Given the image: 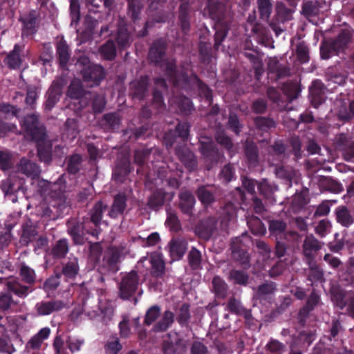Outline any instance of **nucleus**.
I'll return each instance as SVG.
<instances>
[{
	"instance_id": "58",
	"label": "nucleus",
	"mask_w": 354,
	"mask_h": 354,
	"mask_svg": "<svg viewBox=\"0 0 354 354\" xmlns=\"http://www.w3.org/2000/svg\"><path fill=\"white\" fill-rule=\"evenodd\" d=\"M1 189L4 193L5 197H12L15 189L14 188V178L9 176L7 179L2 181Z\"/></svg>"
},
{
	"instance_id": "44",
	"label": "nucleus",
	"mask_w": 354,
	"mask_h": 354,
	"mask_svg": "<svg viewBox=\"0 0 354 354\" xmlns=\"http://www.w3.org/2000/svg\"><path fill=\"white\" fill-rule=\"evenodd\" d=\"M254 123L257 129L263 131H268L269 129L276 126V123L273 119L261 116L254 118Z\"/></svg>"
},
{
	"instance_id": "55",
	"label": "nucleus",
	"mask_w": 354,
	"mask_h": 354,
	"mask_svg": "<svg viewBox=\"0 0 354 354\" xmlns=\"http://www.w3.org/2000/svg\"><path fill=\"white\" fill-rule=\"evenodd\" d=\"M207 8L212 18L220 19L222 14V4L218 1H209L207 3Z\"/></svg>"
},
{
	"instance_id": "19",
	"label": "nucleus",
	"mask_w": 354,
	"mask_h": 354,
	"mask_svg": "<svg viewBox=\"0 0 354 354\" xmlns=\"http://www.w3.org/2000/svg\"><path fill=\"white\" fill-rule=\"evenodd\" d=\"M149 261L151 264V275L153 278H162L165 272V263L159 254H153L150 256Z\"/></svg>"
},
{
	"instance_id": "2",
	"label": "nucleus",
	"mask_w": 354,
	"mask_h": 354,
	"mask_svg": "<svg viewBox=\"0 0 354 354\" xmlns=\"http://www.w3.org/2000/svg\"><path fill=\"white\" fill-rule=\"evenodd\" d=\"M77 66L80 70L84 80L92 82L91 86L97 84L104 77L103 68L99 65L91 64L86 57H81L78 59Z\"/></svg>"
},
{
	"instance_id": "60",
	"label": "nucleus",
	"mask_w": 354,
	"mask_h": 354,
	"mask_svg": "<svg viewBox=\"0 0 354 354\" xmlns=\"http://www.w3.org/2000/svg\"><path fill=\"white\" fill-rule=\"evenodd\" d=\"M196 88H198L199 95L205 97L206 101L210 104L213 101V95L212 89L202 80L200 81Z\"/></svg>"
},
{
	"instance_id": "38",
	"label": "nucleus",
	"mask_w": 354,
	"mask_h": 354,
	"mask_svg": "<svg viewBox=\"0 0 354 354\" xmlns=\"http://www.w3.org/2000/svg\"><path fill=\"white\" fill-rule=\"evenodd\" d=\"M217 191L218 188L214 185H201L197 189L196 195L198 199H214Z\"/></svg>"
},
{
	"instance_id": "62",
	"label": "nucleus",
	"mask_w": 354,
	"mask_h": 354,
	"mask_svg": "<svg viewBox=\"0 0 354 354\" xmlns=\"http://www.w3.org/2000/svg\"><path fill=\"white\" fill-rule=\"evenodd\" d=\"M320 301L321 297L319 292L315 289H313L308 297L304 306L313 310L318 306Z\"/></svg>"
},
{
	"instance_id": "33",
	"label": "nucleus",
	"mask_w": 354,
	"mask_h": 354,
	"mask_svg": "<svg viewBox=\"0 0 354 354\" xmlns=\"http://www.w3.org/2000/svg\"><path fill=\"white\" fill-rule=\"evenodd\" d=\"M337 221L344 227H349L354 223V219L345 206H339L336 209Z\"/></svg>"
},
{
	"instance_id": "26",
	"label": "nucleus",
	"mask_w": 354,
	"mask_h": 354,
	"mask_svg": "<svg viewBox=\"0 0 354 354\" xmlns=\"http://www.w3.org/2000/svg\"><path fill=\"white\" fill-rule=\"evenodd\" d=\"M176 104L179 113L184 116L191 115L195 110L192 101L185 95H179L176 97Z\"/></svg>"
},
{
	"instance_id": "39",
	"label": "nucleus",
	"mask_w": 354,
	"mask_h": 354,
	"mask_svg": "<svg viewBox=\"0 0 354 354\" xmlns=\"http://www.w3.org/2000/svg\"><path fill=\"white\" fill-rule=\"evenodd\" d=\"M235 178V168L231 163L225 165L218 174L219 180L225 184L229 183Z\"/></svg>"
},
{
	"instance_id": "46",
	"label": "nucleus",
	"mask_w": 354,
	"mask_h": 354,
	"mask_svg": "<svg viewBox=\"0 0 354 354\" xmlns=\"http://www.w3.org/2000/svg\"><path fill=\"white\" fill-rule=\"evenodd\" d=\"M276 12L279 19L282 22L290 20L292 18L291 10L282 2H277Z\"/></svg>"
},
{
	"instance_id": "63",
	"label": "nucleus",
	"mask_w": 354,
	"mask_h": 354,
	"mask_svg": "<svg viewBox=\"0 0 354 354\" xmlns=\"http://www.w3.org/2000/svg\"><path fill=\"white\" fill-rule=\"evenodd\" d=\"M102 55L106 59H112L115 55V48L112 41H107L100 48Z\"/></svg>"
},
{
	"instance_id": "48",
	"label": "nucleus",
	"mask_w": 354,
	"mask_h": 354,
	"mask_svg": "<svg viewBox=\"0 0 354 354\" xmlns=\"http://www.w3.org/2000/svg\"><path fill=\"white\" fill-rule=\"evenodd\" d=\"M160 308L158 305L150 307L145 315L144 323L147 326L152 324L160 316Z\"/></svg>"
},
{
	"instance_id": "37",
	"label": "nucleus",
	"mask_w": 354,
	"mask_h": 354,
	"mask_svg": "<svg viewBox=\"0 0 354 354\" xmlns=\"http://www.w3.org/2000/svg\"><path fill=\"white\" fill-rule=\"evenodd\" d=\"M320 3L318 1H308L303 3L301 14L306 17H315L319 12Z\"/></svg>"
},
{
	"instance_id": "25",
	"label": "nucleus",
	"mask_w": 354,
	"mask_h": 354,
	"mask_svg": "<svg viewBox=\"0 0 354 354\" xmlns=\"http://www.w3.org/2000/svg\"><path fill=\"white\" fill-rule=\"evenodd\" d=\"M17 170L28 177L32 178L38 176L40 170L37 165L30 160L23 158L17 165Z\"/></svg>"
},
{
	"instance_id": "54",
	"label": "nucleus",
	"mask_w": 354,
	"mask_h": 354,
	"mask_svg": "<svg viewBox=\"0 0 354 354\" xmlns=\"http://www.w3.org/2000/svg\"><path fill=\"white\" fill-rule=\"evenodd\" d=\"M199 55L201 62L209 64L212 59V48L206 43L201 42L199 44Z\"/></svg>"
},
{
	"instance_id": "14",
	"label": "nucleus",
	"mask_w": 354,
	"mask_h": 354,
	"mask_svg": "<svg viewBox=\"0 0 354 354\" xmlns=\"http://www.w3.org/2000/svg\"><path fill=\"white\" fill-rule=\"evenodd\" d=\"M245 161L249 169L255 168L259 165V149L253 141H247L243 148Z\"/></svg>"
},
{
	"instance_id": "16",
	"label": "nucleus",
	"mask_w": 354,
	"mask_h": 354,
	"mask_svg": "<svg viewBox=\"0 0 354 354\" xmlns=\"http://www.w3.org/2000/svg\"><path fill=\"white\" fill-rule=\"evenodd\" d=\"M354 30L348 28L342 29L336 37L331 38L340 53H344L352 43Z\"/></svg>"
},
{
	"instance_id": "51",
	"label": "nucleus",
	"mask_w": 354,
	"mask_h": 354,
	"mask_svg": "<svg viewBox=\"0 0 354 354\" xmlns=\"http://www.w3.org/2000/svg\"><path fill=\"white\" fill-rule=\"evenodd\" d=\"M343 330V327L341 324V322L337 319H333L331 321L330 328L328 331V335H326V337L330 340H337V337L338 336L339 333Z\"/></svg>"
},
{
	"instance_id": "41",
	"label": "nucleus",
	"mask_w": 354,
	"mask_h": 354,
	"mask_svg": "<svg viewBox=\"0 0 354 354\" xmlns=\"http://www.w3.org/2000/svg\"><path fill=\"white\" fill-rule=\"evenodd\" d=\"M346 77L347 75L344 73L334 68H328L326 73V80L337 85H343L346 82Z\"/></svg>"
},
{
	"instance_id": "34",
	"label": "nucleus",
	"mask_w": 354,
	"mask_h": 354,
	"mask_svg": "<svg viewBox=\"0 0 354 354\" xmlns=\"http://www.w3.org/2000/svg\"><path fill=\"white\" fill-rule=\"evenodd\" d=\"M309 267V273L307 279L311 281V285L315 282H319L324 280V272L317 264V261H312L311 263H306Z\"/></svg>"
},
{
	"instance_id": "31",
	"label": "nucleus",
	"mask_w": 354,
	"mask_h": 354,
	"mask_svg": "<svg viewBox=\"0 0 354 354\" xmlns=\"http://www.w3.org/2000/svg\"><path fill=\"white\" fill-rule=\"evenodd\" d=\"M212 283L215 297L218 299L225 298L228 290V286L225 281L221 277L215 276Z\"/></svg>"
},
{
	"instance_id": "57",
	"label": "nucleus",
	"mask_w": 354,
	"mask_h": 354,
	"mask_svg": "<svg viewBox=\"0 0 354 354\" xmlns=\"http://www.w3.org/2000/svg\"><path fill=\"white\" fill-rule=\"evenodd\" d=\"M190 125L187 122H180L176 126L175 131L177 136L180 138L183 141H187L189 136Z\"/></svg>"
},
{
	"instance_id": "23",
	"label": "nucleus",
	"mask_w": 354,
	"mask_h": 354,
	"mask_svg": "<svg viewBox=\"0 0 354 354\" xmlns=\"http://www.w3.org/2000/svg\"><path fill=\"white\" fill-rule=\"evenodd\" d=\"M274 174L277 178L291 185L297 176V171L289 165H278L275 166Z\"/></svg>"
},
{
	"instance_id": "7",
	"label": "nucleus",
	"mask_w": 354,
	"mask_h": 354,
	"mask_svg": "<svg viewBox=\"0 0 354 354\" xmlns=\"http://www.w3.org/2000/svg\"><path fill=\"white\" fill-rule=\"evenodd\" d=\"M277 291V285L272 281H266L254 289V299L260 304L266 305L271 304Z\"/></svg>"
},
{
	"instance_id": "13",
	"label": "nucleus",
	"mask_w": 354,
	"mask_h": 354,
	"mask_svg": "<svg viewBox=\"0 0 354 354\" xmlns=\"http://www.w3.org/2000/svg\"><path fill=\"white\" fill-rule=\"evenodd\" d=\"M217 221L214 217L200 221L195 227L196 234L201 238L208 240L216 228Z\"/></svg>"
},
{
	"instance_id": "20",
	"label": "nucleus",
	"mask_w": 354,
	"mask_h": 354,
	"mask_svg": "<svg viewBox=\"0 0 354 354\" xmlns=\"http://www.w3.org/2000/svg\"><path fill=\"white\" fill-rule=\"evenodd\" d=\"M268 70L270 73L275 75L277 80L290 75V68L281 64L277 57L270 58L268 63Z\"/></svg>"
},
{
	"instance_id": "17",
	"label": "nucleus",
	"mask_w": 354,
	"mask_h": 354,
	"mask_svg": "<svg viewBox=\"0 0 354 354\" xmlns=\"http://www.w3.org/2000/svg\"><path fill=\"white\" fill-rule=\"evenodd\" d=\"M23 127L27 133L32 139H43L44 136V130L37 124V118L35 115H28L25 118Z\"/></svg>"
},
{
	"instance_id": "59",
	"label": "nucleus",
	"mask_w": 354,
	"mask_h": 354,
	"mask_svg": "<svg viewBox=\"0 0 354 354\" xmlns=\"http://www.w3.org/2000/svg\"><path fill=\"white\" fill-rule=\"evenodd\" d=\"M196 88H198L199 95L205 97L206 101L210 104L213 101V95L212 89L202 80L200 81Z\"/></svg>"
},
{
	"instance_id": "18",
	"label": "nucleus",
	"mask_w": 354,
	"mask_h": 354,
	"mask_svg": "<svg viewBox=\"0 0 354 354\" xmlns=\"http://www.w3.org/2000/svg\"><path fill=\"white\" fill-rule=\"evenodd\" d=\"M325 90L324 84L319 80L313 82L309 88L312 105L317 108L325 102Z\"/></svg>"
},
{
	"instance_id": "24",
	"label": "nucleus",
	"mask_w": 354,
	"mask_h": 354,
	"mask_svg": "<svg viewBox=\"0 0 354 354\" xmlns=\"http://www.w3.org/2000/svg\"><path fill=\"white\" fill-rule=\"evenodd\" d=\"M331 301L333 304L343 310L348 304L346 291L339 286H333L330 290Z\"/></svg>"
},
{
	"instance_id": "32",
	"label": "nucleus",
	"mask_w": 354,
	"mask_h": 354,
	"mask_svg": "<svg viewBox=\"0 0 354 354\" xmlns=\"http://www.w3.org/2000/svg\"><path fill=\"white\" fill-rule=\"evenodd\" d=\"M297 60L301 64H306L310 60V48L304 41H301L296 44L295 50Z\"/></svg>"
},
{
	"instance_id": "3",
	"label": "nucleus",
	"mask_w": 354,
	"mask_h": 354,
	"mask_svg": "<svg viewBox=\"0 0 354 354\" xmlns=\"http://www.w3.org/2000/svg\"><path fill=\"white\" fill-rule=\"evenodd\" d=\"M333 146L346 161H351L354 158L353 133L347 131L337 133L333 140Z\"/></svg>"
},
{
	"instance_id": "49",
	"label": "nucleus",
	"mask_w": 354,
	"mask_h": 354,
	"mask_svg": "<svg viewBox=\"0 0 354 354\" xmlns=\"http://www.w3.org/2000/svg\"><path fill=\"white\" fill-rule=\"evenodd\" d=\"M149 85V77L147 76H142L137 82V85L134 84V97L138 96L143 97L147 91Z\"/></svg>"
},
{
	"instance_id": "15",
	"label": "nucleus",
	"mask_w": 354,
	"mask_h": 354,
	"mask_svg": "<svg viewBox=\"0 0 354 354\" xmlns=\"http://www.w3.org/2000/svg\"><path fill=\"white\" fill-rule=\"evenodd\" d=\"M178 21L180 28L184 34H187L190 30V0H179Z\"/></svg>"
},
{
	"instance_id": "50",
	"label": "nucleus",
	"mask_w": 354,
	"mask_h": 354,
	"mask_svg": "<svg viewBox=\"0 0 354 354\" xmlns=\"http://www.w3.org/2000/svg\"><path fill=\"white\" fill-rule=\"evenodd\" d=\"M61 307L60 302L41 303L37 305V311L39 315H46L51 313L53 310H59Z\"/></svg>"
},
{
	"instance_id": "12",
	"label": "nucleus",
	"mask_w": 354,
	"mask_h": 354,
	"mask_svg": "<svg viewBox=\"0 0 354 354\" xmlns=\"http://www.w3.org/2000/svg\"><path fill=\"white\" fill-rule=\"evenodd\" d=\"M156 88L153 91L152 106L158 112L165 108V104L162 95V91L167 90V84L162 77H157L154 80Z\"/></svg>"
},
{
	"instance_id": "42",
	"label": "nucleus",
	"mask_w": 354,
	"mask_h": 354,
	"mask_svg": "<svg viewBox=\"0 0 354 354\" xmlns=\"http://www.w3.org/2000/svg\"><path fill=\"white\" fill-rule=\"evenodd\" d=\"M215 140L218 144L223 147L232 156L234 144L230 137L223 131H218L215 135Z\"/></svg>"
},
{
	"instance_id": "22",
	"label": "nucleus",
	"mask_w": 354,
	"mask_h": 354,
	"mask_svg": "<svg viewBox=\"0 0 354 354\" xmlns=\"http://www.w3.org/2000/svg\"><path fill=\"white\" fill-rule=\"evenodd\" d=\"M257 189L264 199H274V195L279 190L278 186L268 179H262L257 185Z\"/></svg>"
},
{
	"instance_id": "9",
	"label": "nucleus",
	"mask_w": 354,
	"mask_h": 354,
	"mask_svg": "<svg viewBox=\"0 0 354 354\" xmlns=\"http://www.w3.org/2000/svg\"><path fill=\"white\" fill-rule=\"evenodd\" d=\"M200 151L206 161L209 162L207 165L208 170L216 165L221 159V155L216 145L212 141L201 142Z\"/></svg>"
},
{
	"instance_id": "21",
	"label": "nucleus",
	"mask_w": 354,
	"mask_h": 354,
	"mask_svg": "<svg viewBox=\"0 0 354 354\" xmlns=\"http://www.w3.org/2000/svg\"><path fill=\"white\" fill-rule=\"evenodd\" d=\"M174 321V313L167 310L164 312L162 318L153 325L152 330L154 333L165 332L171 326Z\"/></svg>"
},
{
	"instance_id": "47",
	"label": "nucleus",
	"mask_w": 354,
	"mask_h": 354,
	"mask_svg": "<svg viewBox=\"0 0 354 354\" xmlns=\"http://www.w3.org/2000/svg\"><path fill=\"white\" fill-rule=\"evenodd\" d=\"M61 94V87L59 85L55 84L52 86L48 92V97L46 101V106L51 109L59 100Z\"/></svg>"
},
{
	"instance_id": "36",
	"label": "nucleus",
	"mask_w": 354,
	"mask_h": 354,
	"mask_svg": "<svg viewBox=\"0 0 354 354\" xmlns=\"http://www.w3.org/2000/svg\"><path fill=\"white\" fill-rule=\"evenodd\" d=\"M286 227V223L281 220L269 221L268 230L271 236L277 238L279 236L284 235Z\"/></svg>"
},
{
	"instance_id": "1",
	"label": "nucleus",
	"mask_w": 354,
	"mask_h": 354,
	"mask_svg": "<svg viewBox=\"0 0 354 354\" xmlns=\"http://www.w3.org/2000/svg\"><path fill=\"white\" fill-rule=\"evenodd\" d=\"M165 75L174 87H180L186 91H191L196 88L201 80L194 73L188 75L185 71L179 72L177 70L176 62L166 63Z\"/></svg>"
},
{
	"instance_id": "6",
	"label": "nucleus",
	"mask_w": 354,
	"mask_h": 354,
	"mask_svg": "<svg viewBox=\"0 0 354 354\" xmlns=\"http://www.w3.org/2000/svg\"><path fill=\"white\" fill-rule=\"evenodd\" d=\"M167 50V44L162 39L155 40L151 46L149 51V61L156 66L164 68L165 72L166 63L167 62H176L165 59Z\"/></svg>"
},
{
	"instance_id": "35",
	"label": "nucleus",
	"mask_w": 354,
	"mask_h": 354,
	"mask_svg": "<svg viewBox=\"0 0 354 354\" xmlns=\"http://www.w3.org/2000/svg\"><path fill=\"white\" fill-rule=\"evenodd\" d=\"M228 279L236 285L247 286L249 280V275L241 270L232 269L229 273Z\"/></svg>"
},
{
	"instance_id": "4",
	"label": "nucleus",
	"mask_w": 354,
	"mask_h": 354,
	"mask_svg": "<svg viewBox=\"0 0 354 354\" xmlns=\"http://www.w3.org/2000/svg\"><path fill=\"white\" fill-rule=\"evenodd\" d=\"M323 245L324 243L316 239L313 234H307L301 246V254L304 262L311 263L312 261H316L317 256Z\"/></svg>"
},
{
	"instance_id": "10",
	"label": "nucleus",
	"mask_w": 354,
	"mask_h": 354,
	"mask_svg": "<svg viewBox=\"0 0 354 354\" xmlns=\"http://www.w3.org/2000/svg\"><path fill=\"white\" fill-rule=\"evenodd\" d=\"M175 153L183 165L192 171L197 169L198 162L194 153L185 145H179L176 148Z\"/></svg>"
},
{
	"instance_id": "28",
	"label": "nucleus",
	"mask_w": 354,
	"mask_h": 354,
	"mask_svg": "<svg viewBox=\"0 0 354 354\" xmlns=\"http://www.w3.org/2000/svg\"><path fill=\"white\" fill-rule=\"evenodd\" d=\"M170 254L174 259L179 260L185 254L187 249V243L184 240H174L170 243Z\"/></svg>"
},
{
	"instance_id": "29",
	"label": "nucleus",
	"mask_w": 354,
	"mask_h": 354,
	"mask_svg": "<svg viewBox=\"0 0 354 354\" xmlns=\"http://www.w3.org/2000/svg\"><path fill=\"white\" fill-rule=\"evenodd\" d=\"M340 53L331 38L325 39L320 44V57L323 59H328L333 55Z\"/></svg>"
},
{
	"instance_id": "61",
	"label": "nucleus",
	"mask_w": 354,
	"mask_h": 354,
	"mask_svg": "<svg viewBox=\"0 0 354 354\" xmlns=\"http://www.w3.org/2000/svg\"><path fill=\"white\" fill-rule=\"evenodd\" d=\"M57 53L60 64L64 66L68 60L69 53L68 46L63 40H61L57 44Z\"/></svg>"
},
{
	"instance_id": "53",
	"label": "nucleus",
	"mask_w": 354,
	"mask_h": 354,
	"mask_svg": "<svg viewBox=\"0 0 354 354\" xmlns=\"http://www.w3.org/2000/svg\"><path fill=\"white\" fill-rule=\"evenodd\" d=\"M245 307L234 297H231L227 304L226 310L230 313L239 315Z\"/></svg>"
},
{
	"instance_id": "43",
	"label": "nucleus",
	"mask_w": 354,
	"mask_h": 354,
	"mask_svg": "<svg viewBox=\"0 0 354 354\" xmlns=\"http://www.w3.org/2000/svg\"><path fill=\"white\" fill-rule=\"evenodd\" d=\"M257 4L260 18L263 20H268L272 10L271 0H257Z\"/></svg>"
},
{
	"instance_id": "8",
	"label": "nucleus",
	"mask_w": 354,
	"mask_h": 354,
	"mask_svg": "<svg viewBox=\"0 0 354 354\" xmlns=\"http://www.w3.org/2000/svg\"><path fill=\"white\" fill-rule=\"evenodd\" d=\"M316 337L315 330H302L292 337L290 347L291 349L301 350L302 352L313 344Z\"/></svg>"
},
{
	"instance_id": "40",
	"label": "nucleus",
	"mask_w": 354,
	"mask_h": 354,
	"mask_svg": "<svg viewBox=\"0 0 354 354\" xmlns=\"http://www.w3.org/2000/svg\"><path fill=\"white\" fill-rule=\"evenodd\" d=\"M50 330L48 328H44L28 342L27 346L31 348H39L44 340L49 337Z\"/></svg>"
},
{
	"instance_id": "27",
	"label": "nucleus",
	"mask_w": 354,
	"mask_h": 354,
	"mask_svg": "<svg viewBox=\"0 0 354 354\" xmlns=\"http://www.w3.org/2000/svg\"><path fill=\"white\" fill-rule=\"evenodd\" d=\"M192 315L190 312V304L188 303L182 304L176 310V321L182 327H188Z\"/></svg>"
},
{
	"instance_id": "5",
	"label": "nucleus",
	"mask_w": 354,
	"mask_h": 354,
	"mask_svg": "<svg viewBox=\"0 0 354 354\" xmlns=\"http://www.w3.org/2000/svg\"><path fill=\"white\" fill-rule=\"evenodd\" d=\"M161 344L162 354H182L186 348L185 340L176 332L168 333Z\"/></svg>"
},
{
	"instance_id": "52",
	"label": "nucleus",
	"mask_w": 354,
	"mask_h": 354,
	"mask_svg": "<svg viewBox=\"0 0 354 354\" xmlns=\"http://www.w3.org/2000/svg\"><path fill=\"white\" fill-rule=\"evenodd\" d=\"M236 214V208L232 202V201H227L225 204V206L221 208V215L223 217V221H230L232 218Z\"/></svg>"
},
{
	"instance_id": "11",
	"label": "nucleus",
	"mask_w": 354,
	"mask_h": 354,
	"mask_svg": "<svg viewBox=\"0 0 354 354\" xmlns=\"http://www.w3.org/2000/svg\"><path fill=\"white\" fill-rule=\"evenodd\" d=\"M232 255L233 259L240 263L243 268L250 266V259L244 246L239 238L236 237L231 242Z\"/></svg>"
},
{
	"instance_id": "45",
	"label": "nucleus",
	"mask_w": 354,
	"mask_h": 354,
	"mask_svg": "<svg viewBox=\"0 0 354 354\" xmlns=\"http://www.w3.org/2000/svg\"><path fill=\"white\" fill-rule=\"evenodd\" d=\"M201 253L196 248L192 247L188 254V261L190 267L193 270L199 268L201 263Z\"/></svg>"
},
{
	"instance_id": "30",
	"label": "nucleus",
	"mask_w": 354,
	"mask_h": 354,
	"mask_svg": "<svg viewBox=\"0 0 354 354\" xmlns=\"http://www.w3.org/2000/svg\"><path fill=\"white\" fill-rule=\"evenodd\" d=\"M247 224L252 233L254 235H264L266 232V227L261 218L257 215L247 216Z\"/></svg>"
},
{
	"instance_id": "64",
	"label": "nucleus",
	"mask_w": 354,
	"mask_h": 354,
	"mask_svg": "<svg viewBox=\"0 0 354 354\" xmlns=\"http://www.w3.org/2000/svg\"><path fill=\"white\" fill-rule=\"evenodd\" d=\"M68 95L71 97L77 98L80 97L83 93V88L80 80H74L68 88Z\"/></svg>"
},
{
	"instance_id": "56",
	"label": "nucleus",
	"mask_w": 354,
	"mask_h": 354,
	"mask_svg": "<svg viewBox=\"0 0 354 354\" xmlns=\"http://www.w3.org/2000/svg\"><path fill=\"white\" fill-rule=\"evenodd\" d=\"M37 14L34 11L29 14L28 16L21 17V20L24 23V28L27 31V34L33 32L36 23Z\"/></svg>"
}]
</instances>
